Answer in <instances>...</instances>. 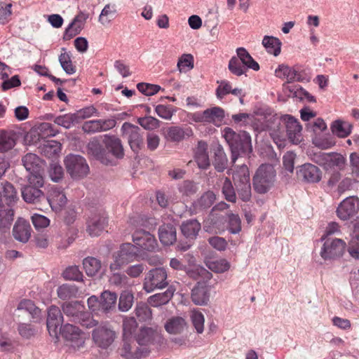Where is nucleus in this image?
<instances>
[{"label":"nucleus","instance_id":"1","mask_svg":"<svg viewBox=\"0 0 359 359\" xmlns=\"http://www.w3.org/2000/svg\"><path fill=\"white\" fill-rule=\"evenodd\" d=\"M260 129L269 130L270 136L279 148L285 146L286 137L295 144L302 140V127L299 121L291 115L285 114L281 117L271 116Z\"/></svg>","mask_w":359,"mask_h":359},{"label":"nucleus","instance_id":"2","mask_svg":"<svg viewBox=\"0 0 359 359\" xmlns=\"http://www.w3.org/2000/svg\"><path fill=\"white\" fill-rule=\"evenodd\" d=\"M223 137L231 148L233 162L236 161L240 153H247L252 151L251 137L245 131L236 133L231 128H225L223 130Z\"/></svg>","mask_w":359,"mask_h":359},{"label":"nucleus","instance_id":"3","mask_svg":"<svg viewBox=\"0 0 359 359\" xmlns=\"http://www.w3.org/2000/svg\"><path fill=\"white\" fill-rule=\"evenodd\" d=\"M276 172L271 164L261 165L252 178L254 189L263 194L267 193L274 185Z\"/></svg>","mask_w":359,"mask_h":359},{"label":"nucleus","instance_id":"4","mask_svg":"<svg viewBox=\"0 0 359 359\" xmlns=\"http://www.w3.org/2000/svg\"><path fill=\"white\" fill-rule=\"evenodd\" d=\"M22 164L26 170L29 172L27 177L29 183H35L38 186H43L44 163L34 154L29 153L23 156Z\"/></svg>","mask_w":359,"mask_h":359},{"label":"nucleus","instance_id":"5","mask_svg":"<svg viewBox=\"0 0 359 359\" xmlns=\"http://www.w3.org/2000/svg\"><path fill=\"white\" fill-rule=\"evenodd\" d=\"M233 180L239 198L249 201L252 196L250 173L245 165H241L233 174Z\"/></svg>","mask_w":359,"mask_h":359},{"label":"nucleus","instance_id":"6","mask_svg":"<svg viewBox=\"0 0 359 359\" xmlns=\"http://www.w3.org/2000/svg\"><path fill=\"white\" fill-rule=\"evenodd\" d=\"M168 273L165 269L158 267L149 270L144 276L143 289L148 293L161 290L168 285Z\"/></svg>","mask_w":359,"mask_h":359},{"label":"nucleus","instance_id":"7","mask_svg":"<svg viewBox=\"0 0 359 359\" xmlns=\"http://www.w3.org/2000/svg\"><path fill=\"white\" fill-rule=\"evenodd\" d=\"M313 161L327 171L340 170L344 168L346 158L339 153H323L316 154Z\"/></svg>","mask_w":359,"mask_h":359},{"label":"nucleus","instance_id":"8","mask_svg":"<svg viewBox=\"0 0 359 359\" xmlns=\"http://www.w3.org/2000/svg\"><path fill=\"white\" fill-rule=\"evenodd\" d=\"M137 256L135 245L130 243L122 244L119 250L113 255L114 262L110 264V270L119 269L123 266L133 262Z\"/></svg>","mask_w":359,"mask_h":359},{"label":"nucleus","instance_id":"9","mask_svg":"<svg viewBox=\"0 0 359 359\" xmlns=\"http://www.w3.org/2000/svg\"><path fill=\"white\" fill-rule=\"evenodd\" d=\"M65 165L67 172L73 179L86 177L89 167L86 159L80 155L69 154L65 158Z\"/></svg>","mask_w":359,"mask_h":359},{"label":"nucleus","instance_id":"10","mask_svg":"<svg viewBox=\"0 0 359 359\" xmlns=\"http://www.w3.org/2000/svg\"><path fill=\"white\" fill-rule=\"evenodd\" d=\"M116 333L108 323H102L92 333L95 344L102 348H107L114 341Z\"/></svg>","mask_w":359,"mask_h":359},{"label":"nucleus","instance_id":"11","mask_svg":"<svg viewBox=\"0 0 359 359\" xmlns=\"http://www.w3.org/2000/svg\"><path fill=\"white\" fill-rule=\"evenodd\" d=\"M137 342L141 346H149L151 344H162L164 338L161 330L157 327H149L145 325H141L140 330L135 335Z\"/></svg>","mask_w":359,"mask_h":359},{"label":"nucleus","instance_id":"12","mask_svg":"<svg viewBox=\"0 0 359 359\" xmlns=\"http://www.w3.org/2000/svg\"><path fill=\"white\" fill-rule=\"evenodd\" d=\"M320 255L325 260L334 259L341 256L344 252L346 243L339 238L324 240Z\"/></svg>","mask_w":359,"mask_h":359},{"label":"nucleus","instance_id":"13","mask_svg":"<svg viewBox=\"0 0 359 359\" xmlns=\"http://www.w3.org/2000/svg\"><path fill=\"white\" fill-rule=\"evenodd\" d=\"M61 336L69 343V345L74 348H80L83 346L87 338L86 333L71 324L63 325L62 330H61Z\"/></svg>","mask_w":359,"mask_h":359},{"label":"nucleus","instance_id":"14","mask_svg":"<svg viewBox=\"0 0 359 359\" xmlns=\"http://www.w3.org/2000/svg\"><path fill=\"white\" fill-rule=\"evenodd\" d=\"M133 241L135 247L142 251L156 252L158 250V245L154 235L145 231H136L133 235Z\"/></svg>","mask_w":359,"mask_h":359},{"label":"nucleus","instance_id":"15","mask_svg":"<svg viewBox=\"0 0 359 359\" xmlns=\"http://www.w3.org/2000/svg\"><path fill=\"white\" fill-rule=\"evenodd\" d=\"M121 130L123 136L126 138L134 151H137L143 146V138L140 133L138 126H134L130 123H124L122 125Z\"/></svg>","mask_w":359,"mask_h":359},{"label":"nucleus","instance_id":"16","mask_svg":"<svg viewBox=\"0 0 359 359\" xmlns=\"http://www.w3.org/2000/svg\"><path fill=\"white\" fill-rule=\"evenodd\" d=\"M359 210V199L350 196L345 198L337 209V216L342 220H347L353 217Z\"/></svg>","mask_w":359,"mask_h":359},{"label":"nucleus","instance_id":"17","mask_svg":"<svg viewBox=\"0 0 359 359\" xmlns=\"http://www.w3.org/2000/svg\"><path fill=\"white\" fill-rule=\"evenodd\" d=\"M165 140L172 142H180L193 135V130L188 126H173L168 127L163 133Z\"/></svg>","mask_w":359,"mask_h":359},{"label":"nucleus","instance_id":"18","mask_svg":"<svg viewBox=\"0 0 359 359\" xmlns=\"http://www.w3.org/2000/svg\"><path fill=\"white\" fill-rule=\"evenodd\" d=\"M146 316H126L123 320V337L124 339L135 335L140 330V325H144L143 320Z\"/></svg>","mask_w":359,"mask_h":359},{"label":"nucleus","instance_id":"19","mask_svg":"<svg viewBox=\"0 0 359 359\" xmlns=\"http://www.w3.org/2000/svg\"><path fill=\"white\" fill-rule=\"evenodd\" d=\"M107 221L104 215L94 214L87 222L86 231L92 236H99L107 226Z\"/></svg>","mask_w":359,"mask_h":359},{"label":"nucleus","instance_id":"20","mask_svg":"<svg viewBox=\"0 0 359 359\" xmlns=\"http://www.w3.org/2000/svg\"><path fill=\"white\" fill-rule=\"evenodd\" d=\"M297 172L299 178L309 183L318 182L321 180L320 170L311 163L302 165Z\"/></svg>","mask_w":359,"mask_h":359},{"label":"nucleus","instance_id":"21","mask_svg":"<svg viewBox=\"0 0 359 359\" xmlns=\"http://www.w3.org/2000/svg\"><path fill=\"white\" fill-rule=\"evenodd\" d=\"M42 187L28 182V184L22 189V196L25 201L29 203H36L41 200H45V196L40 189Z\"/></svg>","mask_w":359,"mask_h":359},{"label":"nucleus","instance_id":"22","mask_svg":"<svg viewBox=\"0 0 359 359\" xmlns=\"http://www.w3.org/2000/svg\"><path fill=\"white\" fill-rule=\"evenodd\" d=\"M88 18V14L83 12H80L77 15H76L72 22L66 28L64 39L65 40H69L79 34L83 29Z\"/></svg>","mask_w":359,"mask_h":359},{"label":"nucleus","instance_id":"23","mask_svg":"<svg viewBox=\"0 0 359 359\" xmlns=\"http://www.w3.org/2000/svg\"><path fill=\"white\" fill-rule=\"evenodd\" d=\"M32 227L29 222L18 219L13 229V237L21 243H27L31 237Z\"/></svg>","mask_w":359,"mask_h":359},{"label":"nucleus","instance_id":"24","mask_svg":"<svg viewBox=\"0 0 359 359\" xmlns=\"http://www.w3.org/2000/svg\"><path fill=\"white\" fill-rule=\"evenodd\" d=\"M165 331L170 334H180L186 331L188 325L182 317L180 316H172L169 318L164 325Z\"/></svg>","mask_w":359,"mask_h":359},{"label":"nucleus","instance_id":"25","mask_svg":"<svg viewBox=\"0 0 359 359\" xmlns=\"http://www.w3.org/2000/svg\"><path fill=\"white\" fill-rule=\"evenodd\" d=\"M149 353L147 348L133 346L124 339L123 347L121 350V355L126 359H141Z\"/></svg>","mask_w":359,"mask_h":359},{"label":"nucleus","instance_id":"26","mask_svg":"<svg viewBox=\"0 0 359 359\" xmlns=\"http://www.w3.org/2000/svg\"><path fill=\"white\" fill-rule=\"evenodd\" d=\"M224 218L222 215H218L212 212L209 217L204 222V230L210 233H219L224 229Z\"/></svg>","mask_w":359,"mask_h":359},{"label":"nucleus","instance_id":"27","mask_svg":"<svg viewBox=\"0 0 359 359\" xmlns=\"http://www.w3.org/2000/svg\"><path fill=\"white\" fill-rule=\"evenodd\" d=\"M52 210L58 212L65 206L67 199L64 192L57 188H53L46 199Z\"/></svg>","mask_w":359,"mask_h":359},{"label":"nucleus","instance_id":"28","mask_svg":"<svg viewBox=\"0 0 359 359\" xmlns=\"http://www.w3.org/2000/svg\"><path fill=\"white\" fill-rule=\"evenodd\" d=\"M210 297V290L204 283H198L191 292L192 301L198 305L207 304Z\"/></svg>","mask_w":359,"mask_h":359},{"label":"nucleus","instance_id":"29","mask_svg":"<svg viewBox=\"0 0 359 359\" xmlns=\"http://www.w3.org/2000/svg\"><path fill=\"white\" fill-rule=\"evenodd\" d=\"M158 236L162 244L170 245L176 241V229L172 224H163L159 227Z\"/></svg>","mask_w":359,"mask_h":359},{"label":"nucleus","instance_id":"30","mask_svg":"<svg viewBox=\"0 0 359 359\" xmlns=\"http://www.w3.org/2000/svg\"><path fill=\"white\" fill-rule=\"evenodd\" d=\"M207 150V143L203 141L198 142L195 151V159L200 168L205 169L210 165Z\"/></svg>","mask_w":359,"mask_h":359},{"label":"nucleus","instance_id":"31","mask_svg":"<svg viewBox=\"0 0 359 359\" xmlns=\"http://www.w3.org/2000/svg\"><path fill=\"white\" fill-rule=\"evenodd\" d=\"M190 266L186 269L187 275L195 280L199 278L210 279L212 276L211 273L205 269L204 267L194 264V260L193 257H190Z\"/></svg>","mask_w":359,"mask_h":359},{"label":"nucleus","instance_id":"32","mask_svg":"<svg viewBox=\"0 0 359 359\" xmlns=\"http://www.w3.org/2000/svg\"><path fill=\"white\" fill-rule=\"evenodd\" d=\"M117 295L115 292L104 290L100 294L101 311L111 312L116 306Z\"/></svg>","mask_w":359,"mask_h":359},{"label":"nucleus","instance_id":"33","mask_svg":"<svg viewBox=\"0 0 359 359\" xmlns=\"http://www.w3.org/2000/svg\"><path fill=\"white\" fill-rule=\"evenodd\" d=\"M201 228V224L196 219H189L182 224L181 231L186 238L195 239Z\"/></svg>","mask_w":359,"mask_h":359},{"label":"nucleus","instance_id":"34","mask_svg":"<svg viewBox=\"0 0 359 359\" xmlns=\"http://www.w3.org/2000/svg\"><path fill=\"white\" fill-rule=\"evenodd\" d=\"M63 316H48L46 325L50 335L58 338L63 326Z\"/></svg>","mask_w":359,"mask_h":359},{"label":"nucleus","instance_id":"35","mask_svg":"<svg viewBox=\"0 0 359 359\" xmlns=\"http://www.w3.org/2000/svg\"><path fill=\"white\" fill-rule=\"evenodd\" d=\"M3 200L8 208H11L18 200V193L12 184L8 182L2 183Z\"/></svg>","mask_w":359,"mask_h":359},{"label":"nucleus","instance_id":"36","mask_svg":"<svg viewBox=\"0 0 359 359\" xmlns=\"http://www.w3.org/2000/svg\"><path fill=\"white\" fill-rule=\"evenodd\" d=\"M275 74L278 78L286 79L289 83L299 80L298 72L287 65H279L275 71Z\"/></svg>","mask_w":359,"mask_h":359},{"label":"nucleus","instance_id":"37","mask_svg":"<svg viewBox=\"0 0 359 359\" xmlns=\"http://www.w3.org/2000/svg\"><path fill=\"white\" fill-rule=\"evenodd\" d=\"M174 290L169 287L166 291L162 293L155 294L148 299V303L151 306L158 307L167 304L172 297Z\"/></svg>","mask_w":359,"mask_h":359},{"label":"nucleus","instance_id":"38","mask_svg":"<svg viewBox=\"0 0 359 359\" xmlns=\"http://www.w3.org/2000/svg\"><path fill=\"white\" fill-rule=\"evenodd\" d=\"M352 125L346 121L337 120L331 125V130L333 134L340 138L348 136L352 131Z\"/></svg>","mask_w":359,"mask_h":359},{"label":"nucleus","instance_id":"39","mask_svg":"<svg viewBox=\"0 0 359 359\" xmlns=\"http://www.w3.org/2000/svg\"><path fill=\"white\" fill-rule=\"evenodd\" d=\"M14 210L11 208H0V231L6 232L13 221Z\"/></svg>","mask_w":359,"mask_h":359},{"label":"nucleus","instance_id":"40","mask_svg":"<svg viewBox=\"0 0 359 359\" xmlns=\"http://www.w3.org/2000/svg\"><path fill=\"white\" fill-rule=\"evenodd\" d=\"M236 53L242 64L244 65L247 69H252L255 71H258L259 69V64L254 60L245 48H237Z\"/></svg>","mask_w":359,"mask_h":359},{"label":"nucleus","instance_id":"41","mask_svg":"<svg viewBox=\"0 0 359 359\" xmlns=\"http://www.w3.org/2000/svg\"><path fill=\"white\" fill-rule=\"evenodd\" d=\"M83 266L88 276H94L101 269V262L95 257H88L83 260Z\"/></svg>","mask_w":359,"mask_h":359},{"label":"nucleus","instance_id":"42","mask_svg":"<svg viewBox=\"0 0 359 359\" xmlns=\"http://www.w3.org/2000/svg\"><path fill=\"white\" fill-rule=\"evenodd\" d=\"M15 135L6 130H0V152L11 150L15 145Z\"/></svg>","mask_w":359,"mask_h":359},{"label":"nucleus","instance_id":"43","mask_svg":"<svg viewBox=\"0 0 359 359\" xmlns=\"http://www.w3.org/2000/svg\"><path fill=\"white\" fill-rule=\"evenodd\" d=\"M262 44L267 52L277 56L280 53L281 42L274 36H265L262 40Z\"/></svg>","mask_w":359,"mask_h":359},{"label":"nucleus","instance_id":"44","mask_svg":"<svg viewBox=\"0 0 359 359\" xmlns=\"http://www.w3.org/2000/svg\"><path fill=\"white\" fill-rule=\"evenodd\" d=\"M105 144L107 150L116 158L123 156V149L121 140L116 137H110L106 139Z\"/></svg>","mask_w":359,"mask_h":359},{"label":"nucleus","instance_id":"45","mask_svg":"<svg viewBox=\"0 0 359 359\" xmlns=\"http://www.w3.org/2000/svg\"><path fill=\"white\" fill-rule=\"evenodd\" d=\"M207 123H212L215 126H220L224 117V110L215 107L205 110Z\"/></svg>","mask_w":359,"mask_h":359},{"label":"nucleus","instance_id":"46","mask_svg":"<svg viewBox=\"0 0 359 359\" xmlns=\"http://www.w3.org/2000/svg\"><path fill=\"white\" fill-rule=\"evenodd\" d=\"M216 200V195L211 191L204 193L199 199L194 202L196 210H203L210 208Z\"/></svg>","mask_w":359,"mask_h":359},{"label":"nucleus","instance_id":"47","mask_svg":"<svg viewBox=\"0 0 359 359\" xmlns=\"http://www.w3.org/2000/svg\"><path fill=\"white\" fill-rule=\"evenodd\" d=\"M194 56L189 53L182 55L177 64V67L180 72H187L194 68Z\"/></svg>","mask_w":359,"mask_h":359},{"label":"nucleus","instance_id":"48","mask_svg":"<svg viewBox=\"0 0 359 359\" xmlns=\"http://www.w3.org/2000/svg\"><path fill=\"white\" fill-rule=\"evenodd\" d=\"M63 53L59 56V62L63 70L69 75L76 72V67L73 65L70 55L62 48Z\"/></svg>","mask_w":359,"mask_h":359},{"label":"nucleus","instance_id":"49","mask_svg":"<svg viewBox=\"0 0 359 359\" xmlns=\"http://www.w3.org/2000/svg\"><path fill=\"white\" fill-rule=\"evenodd\" d=\"M206 266L215 273H224L230 269V264L225 259L208 261Z\"/></svg>","mask_w":359,"mask_h":359},{"label":"nucleus","instance_id":"50","mask_svg":"<svg viewBox=\"0 0 359 359\" xmlns=\"http://www.w3.org/2000/svg\"><path fill=\"white\" fill-rule=\"evenodd\" d=\"M133 294L128 291H123L121 293L118 301V309L121 312H127L132 307L133 304Z\"/></svg>","mask_w":359,"mask_h":359},{"label":"nucleus","instance_id":"51","mask_svg":"<svg viewBox=\"0 0 359 359\" xmlns=\"http://www.w3.org/2000/svg\"><path fill=\"white\" fill-rule=\"evenodd\" d=\"M116 10L114 5L107 4L99 16V22L103 25L109 24L114 18Z\"/></svg>","mask_w":359,"mask_h":359},{"label":"nucleus","instance_id":"52","mask_svg":"<svg viewBox=\"0 0 359 359\" xmlns=\"http://www.w3.org/2000/svg\"><path fill=\"white\" fill-rule=\"evenodd\" d=\"M77 292L76 287L70 284H63L57 290V296L62 299H70L76 296Z\"/></svg>","mask_w":359,"mask_h":359},{"label":"nucleus","instance_id":"53","mask_svg":"<svg viewBox=\"0 0 359 359\" xmlns=\"http://www.w3.org/2000/svg\"><path fill=\"white\" fill-rule=\"evenodd\" d=\"M61 151V144L56 141H50L44 145L43 152L50 158H56Z\"/></svg>","mask_w":359,"mask_h":359},{"label":"nucleus","instance_id":"54","mask_svg":"<svg viewBox=\"0 0 359 359\" xmlns=\"http://www.w3.org/2000/svg\"><path fill=\"white\" fill-rule=\"evenodd\" d=\"M55 123L65 128H70L74 123H79L75 114H66L56 117Z\"/></svg>","mask_w":359,"mask_h":359},{"label":"nucleus","instance_id":"55","mask_svg":"<svg viewBox=\"0 0 359 359\" xmlns=\"http://www.w3.org/2000/svg\"><path fill=\"white\" fill-rule=\"evenodd\" d=\"M17 311L19 313L28 314H38L39 313V309L34 302L31 300L24 299L22 300L18 305Z\"/></svg>","mask_w":359,"mask_h":359},{"label":"nucleus","instance_id":"56","mask_svg":"<svg viewBox=\"0 0 359 359\" xmlns=\"http://www.w3.org/2000/svg\"><path fill=\"white\" fill-rule=\"evenodd\" d=\"M229 69L232 74L236 76H241L245 73L248 69L242 64L238 56H234L229 60Z\"/></svg>","mask_w":359,"mask_h":359},{"label":"nucleus","instance_id":"57","mask_svg":"<svg viewBox=\"0 0 359 359\" xmlns=\"http://www.w3.org/2000/svg\"><path fill=\"white\" fill-rule=\"evenodd\" d=\"M137 123L147 130H154L160 126V121L150 116L139 118Z\"/></svg>","mask_w":359,"mask_h":359},{"label":"nucleus","instance_id":"58","mask_svg":"<svg viewBox=\"0 0 359 359\" xmlns=\"http://www.w3.org/2000/svg\"><path fill=\"white\" fill-rule=\"evenodd\" d=\"M62 276L65 279L75 281H81L83 279V273L77 266H71L67 267Z\"/></svg>","mask_w":359,"mask_h":359},{"label":"nucleus","instance_id":"59","mask_svg":"<svg viewBox=\"0 0 359 359\" xmlns=\"http://www.w3.org/2000/svg\"><path fill=\"white\" fill-rule=\"evenodd\" d=\"M78 122L81 120L90 118L92 116H99L100 114L97 109L93 105L88 106L83 109L78 110L74 113Z\"/></svg>","mask_w":359,"mask_h":359},{"label":"nucleus","instance_id":"60","mask_svg":"<svg viewBox=\"0 0 359 359\" xmlns=\"http://www.w3.org/2000/svg\"><path fill=\"white\" fill-rule=\"evenodd\" d=\"M222 193L226 200L228 201L231 203H235L236 201V192L232 183L229 178H226L222 186Z\"/></svg>","mask_w":359,"mask_h":359},{"label":"nucleus","instance_id":"61","mask_svg":"<svg viewBox=\"0 0 359 359\" xmlns=\"http://www.w3.org/2000/svg\"><path fill=\"white\" fill-rule=\"evenodd\" d=\"M155 111L161 118L170 120L175 112V109L171 105L158 104L156 107Z\"/></svg>","mask_w":359,"mask_h":359},{"label":"nucleus","instance_id":"62","mask_svg":"<svg viewBox=\"0 0 359 359\" xmlns=\"http://www.w3.org/2000/svg\"><path fill=\"white\" fill-rule=\"evenodd\" d=\"M83 306L79 302H67L62 304V309L65 314H79L83 312Z\"/></svg>","mask_w":359,"mask_h":359},{"label":"nucleus","instance_id":"63","mask_svg":"<svg viewBox=\"0 0 359 359\" xmlns=\"http://www.w3.org/2000/svg\"><path fill=\"white\" fill-rule=\"evenodd\" d=\"M48 173L51 180L55 182H58L64 176L63 168L57 163H53L50 165Z\"/></svg>","mask_w":359,"mask_h":359},{"label":"nucleus","instance_id":"64","mask_svg":"<svg viewBox=\"0 0 359 359\" xmlns=\"http://www.w3.org/2000/svg\"><path fill=\"white\" fill-rule=\"evenodd\" d=\"M137 88L140 92L147 96H151L157 93L161 90V86L155 84L146 83H138Z\"/></svg>","mask_w":359,"mask_h":359}]
</instances>
